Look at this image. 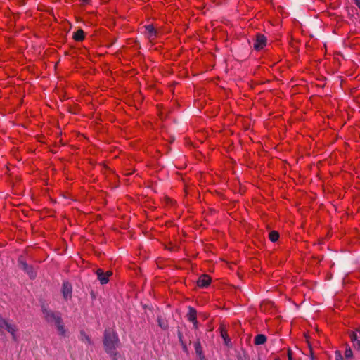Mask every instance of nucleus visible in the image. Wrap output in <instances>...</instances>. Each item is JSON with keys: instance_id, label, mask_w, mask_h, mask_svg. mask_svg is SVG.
<instances>
[{"instance_id": "19", "label": "nucleus", "mask_w": 360, "mask_h": 360, "mask_svg": "<svg viewBox=\"0 0 360 360\" xmlns=\"http://www.w3.org/2000/svg\"><path fill=\"white\" fill-rule=\"evenodd\" d=\"M335 360H343V357L341 354V352L338 350L335 352Z\"/></svg>"}, {"instance_id": "20", "label": "nucleus", "mask_w": 360, "mask_h": 360, "mask_svg": "<svg viewBox=\"0 0 360 360\" xmlns=\"http://www.w3.org/2000/svg\"><path fill=\"white\" fill-rule=\"evenodd\" d=\"M238 360H250L249 358L246 355H239L238 356Z\"/></svg>"}, {"instance_id": "24", "label": "nucleus", "mask_w": 360, "mask_h": 360, "mask_svg": "<svg viewBox=\"0 0 360 360\" xmlns=\"http://www.w3.org/2000/svg\"><path fill=\"white\" fill-rule=\"evenodd\" d=\"M84 4H87L89 0H80Z\"/></svg>"}, {"instance_id": "18", "label": "nucleus", "mask_w": 360, "mask_h": 360, "mask_svg": "<svg viewBox=\"0 0 360 360\" xmlns=\"http://www.w3.org/2000/svg\"><path fill=\"white\" fill-rule=\"evenodd\" d=\"M345 356L346 359H350L352 357V351L349 347L345 349Z\"/></svg>"}, {"instance_id": "7", "label": "nucleus", "mask_w": 360, "mask_h": 360, "mask_svg": "<svg viewBox=\"0 0 360 360\" xmlns=\"http://www.w3.org/2000/svg\"><path fill=\"white\" fill-rule=\"evenodd\" d=\"M187 317L188 321L193 323L195 328H198V321H197V311L193 307L188 308V312L187 314Z\"/></svg>"}, {"instance_id": "25", "label": "nucleus", "mask_w": 360, "mask_h": 360, "mask_svg": "<svg viewBox=\"0 0 360 360\" xmlns=\"http://www.w3.org/2000/svg\"><path fill=\"white\" fill-rule=\"evenodd\" d=\"M275 360H281L279 358L276 357Z\"/></svg>"}, {"instance_id": "11", "label": "nucleus", "mask_w": 360, "mask_h": 360, "mask_svg": "<svg viewBox=\"0 0 360 360\" xmlns=\"http://www.w3.org/2000/svg\"><path fill=\"white\" fill-rule=\"evenodd\" d=\"M55 325L57 328L58 334L65 336L66 334V330L65 328V326L63 324L62 319L59 321H58Z\"/></svg>"}, {"instance_id": "3", "label": "nucleus", "mask_w": 360, "mask_h": 360, "mask_svg": "<svg viewBox=\"0 0 360 360\" xmlns=\"http://www.w3.org/2000/svg\"><path fill=\"white\" fill-rule=\"evenodd\" d=\"M43 314L46 320L49 323H53L56 324L58 321H59L62 318L58 313H55L51 310H48L46 309H43L42 310Z\"/></svg>"}, {"instance_id": "23", "label": "nucleus", "mask_w": 360, "mask_h": 360, "mask_svg": "<svg viewBox=\"0 0 360 360\" xmlns=\"http://www.w3.org/2000/svg\"><path fill=\"white\" fill-rule=\"evenodd\" d=\"M159 326L162 328H165L166 327L165 326L162 325V323L160 322V321H159Z\"/></svg>"}, {"instance_id": "8", "label": "nucleus", "mask_w": 360, "mask_h": 360, "mask_svg": "<svg viewBox=\"0 0 360 360\" xmlns=\"http://www.w3.org/2000/svg\"><path fill=\"white\" fill-rule=\"evenodd\" d=\"M62 292L64 298L68 300L72 295V285L68 282L64 283L63 285Z\"/></svg>"}, {"instance_id": "1", "label": "nucleus", "mask_w": 360, "mask_h": 360, "mask_svg": "<svg viewBox=\"0 0 360 360\" xmlns=\"http://www.w3.org/2000/svg\"><path fill=\"white\" fill-rule=\"evenodd\" d=\"M103 346L105 352L112 358V360H118L117 348L120 345L117 334L112 330H105L103 334Z\"/></svg>"}, {"instance_id": "13", "label": "nucleus", "mask_w": 360, "mask_h": 360, "mask_svg": "<svg viewBox=\"0 0 360 360\" xmlns=\"http://www.w3.org/2000/svg\"><path fill=\"white\" fill-rule=\"evenodd\" d=\"M266 341V338L263 334H259L255 336L254 342L256 345L264 344Z\"/></svg>"}, {"instance_id": "12", "label": "nucleus", "mask_w": 360, "mask_h": 360, "mask_svg": "<svg viewBox=\"0 0 360 360\" xmlns=\"http://www.w3.org/2000/svg\"><path fill=\"white\" fill-rule=\"evenodd\" d=\"M79 340L82 342H84L85 344H87V345H91L92 344V341L91 340V338L84 331H81L80 332Z\"/></svg>"}, {"instance_id": "2", "label": "nucleus", "mask_w": 360, "mask_h": 360, "mask_svg": "<svg viewBox=\"0 0 360 360\" xmlns=\"http://www.w3.org/2000/svg\"><path fill=\"white\" fill-rule=\"evenodd\" d=\"M0 330L1 331H3V330L7 331L8 333H9L11 335L13 340L14 341H17V340H18V335H17L18 327H17V326L15 323H12L11 321L2 318L1 316H0Z\"/></svg>"}, {"instance_id": "10", "label": "nucleus", "mask_w": 360, "mask_h": 360, "mask_svg": "<svg viewBox=\"0 0 360 360\" xmlns=\"http://www.w3.org/2000/svg\"><path fill=\"white\" fill-rule=\"evenodd\" d=\"M210 278L207 275L204 274L198 278V285L201 288H205L210 284Z\"/></svg>"}, {"instance_id": "17", "label": "nucleus", "mask_w": 360, "mask_h": 360, "mask_svg": "<svg viewBox=\"0 0 360 360\" xmlns=\"http://www.w3.org/2000/svg\"><path fill=\"white\" fill-rule=\"evenodd\" d=\"M269 238L271 241L276 242V241L278 240V239L279 238V234H278V233L277 231H271L269 233Z\"/></svg>"}, {"instance_id": "21", "label": "nucleus", "mask_w": 360, "mask_h": 360, "mask_svg": "<svg viewBox=\"0 0 360 360\" xmlns=\"http://www.w3.org/2000/svg\"><path fill=\"white\" fill-rule=\"evenodd\" d=\"M288 359H292V352L290 349L288 350Z\"/></svg>"}, {"instance_id": "4", "label": "nucleus", "mask_w": 360, "mask_h": 360, "mask_svg": "<svg viewBox=\"0 0 360 360\" xmlns=\"http://www.w3.org/2000/svg\"><path fill=\"white\" fill-rule=\"evenodd\" d=\"M145 28V34L146 37L152 41L154 40L158 35V31L154 28L153 25H147L144 26Z\"/></svg>"}, {"instance_id": "9", "label": "nucleus", "mask_w": 360, "mask_h": 360, "mask_svg": "<svg viewBox=\"0 0 360 360\" xmlns=\"http://www.w3.org/2000/svg\"><path fill=\"white\" fill-rule=\"evenodd\" d=\"M350 338L354 347L360 349V330L350 335Z\"/></svg>"}, {"instance_id": "16", "label": "nucleus", "mask_w": 360, "mask_h": 360, "mask_svg": "<svg viewBox=\"0 0 360 360\" xmlns=\"http://www.w3.org/2000/svg\"><path fill=\"white\" fill-rule=\"evenodd\" d=\"M195 352L198 356V360H205V356L202 354V348L199 343L195 345Z\"/></svg>"}, {"instance_id": "6", "label": "nucleus", "mask_w": 360, "mask_h": 360, "mask_svg": "<svg viewBox=\"0 0 360 360\" xmlns=\"http://www.w3.org/2000/svg\"><path fill=\"white\" fill-rule=\"evenodd\" d=\"M266 43V39L264 35L258 34L254 42V48L255 50L259 51L262 49Z\"/></svg>"}, {"instance_id": "15", "label": "nucleus", "mask_w": 360, "mask_h": 360, "mask_svg": "<svg viewBox=\"0 0 360 360\" xmlns=\"http://www.w3.org/2000/svg\"><path fill=\"white\" fill-rule=\"evenodd\" d=\"M22 269L30 275V278H34L35 276L32 268L28 266L27 264L22 262L21 263Z\"/></svg>"}, {"instance_id": "14", "label": "nucleus", "mask_w": 360, "mask_h": 360, "mask_svg": "<svg viewBox=\"0 0 360 360\" xmlns=\"http://www.w3.org/2000/svg\"><path fill=\"white\" fill-rule=\"evenodd\" d=\"M75 41H80L84 39V32L82 29H79L73 35Z\"/></svg>"}, {"instance_id": "26", "label": "nucleus", "mask_w": 360, "mask_h": 360, "mask_svg": "<svg viewBox=\"0 0 360 360\" xmlns=\"http://www.w3.org/2000/svg\"><path fill=\"white\" fill-rule=\"evenodd\" d=\"M288 360H292V359H288Z\"/></svg>"}, {"instance_id": "5", "label": "nucleus", "mask_w": 360, "mask_h": 360, "mask_svg": "<svg viewBox=\"0 0 360 360\" xmlns=\"http://www.w3.org/2000/svg\"><path fill=\"white\" fill-rule=\"evenodd\" d=\"M96 274L100 283L101 284H106L109 281V277L112 274V273L110 271H108L105 273H103L102 269H98L96 271Z\"/></svg>"}, {"instance_id": "22", "label": "nucleus", "mask_w": 360, "mask_h": 360, "mask_svg": "<svg viewBox=\"0 0 360 360\" xmlns=\"http://www.w3.org/2000/svg\"><path fill=\"white\" fill-rule=\"evenodd\" d=\"M355 4L357 6V7L359 8L360 10V0H354Z\"/></svg>"}]
</instances>
